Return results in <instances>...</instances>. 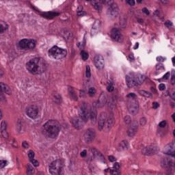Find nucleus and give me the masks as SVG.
Masks as SVG:
<instances>
[{
  "instance_id": "nucleus-1",
  "label": "nucleus",
  "mask_w": 175,
  "mask_h": 175,
  "mask_svg": "<svg viewBox=\"0 0 175 175\" xmlns=\"http://www.w3.org/2000/svg\"><path fill=\"white\" fill-rule=\"evenodd\" d=\"M107 98H109L107 93L101 92L99 99L94 101L92 106L85 105L79 111V118L75 117L71 119L70 123L72 126L77 129H80L83 128L84 124L88 122V120H90V122L92 125H95V124H96V116L98 114L96 109H101V107H105L106 105L112 110L113 109H116L117 100H116V97H112L109 100V101H107Z\"/></svg>"
},
{
  "instance_id": "nucleus-2",
  "label": "nucleus",
  "mask_w": 175,
  "mask_h": 175,
  "mask_svg": "<svg viewBox=\"0 0 175 175\" xmlns=\"http://www.w3.org/2000/svg\"><path fill=\"white\" fill-rule=\"evenodd\" d=\"M26 69L33 76L42 75L46 70V65L42 58L36 57L26 63Z\"/></svg>"
},
{
  "instance_id": "nucleus-3",
  "label": "nucleus",
  "mask_w": 175,
  "mask_h": 175,
  "mask_svg": "<svg viewBox=\"0 0 175 175\" xmlns=\"http://www.w3.org/2000/svg\"><path fill=\"white\" fill-rule=\"evenodd\" d=\"M60 131L61 126H59V123L55 120L46 122L42 129L43 135H46V136L51 137V139H55L59 135Z\"/></svg>"
},
{
  "instance_id": "nucleus-4",
  "label": "nucleus",
  "mask_w": 175,
  "mask_h": 175,
  "mask_svg": "<svg viewBox=\"0 0 175 175\" xmlns=\"http://www.w3.org/2000/svg\"><path fill=\"white\" fill-rule=\"evenodd\" d=\"M115 122L114 114L110 113L107 116L106 113L103 112L100 114L98 119V129L104 132H109L111 126H113Z\"/></svg>"
},
{
  "instance_id": "nucleus-5",
  "label": "nucleus",
  "mask_w": 175,
  "mask_h": 175,
  "mask_svg": "<svg viewBox=\"0 0 175 175\" xmlns=\"http://www.w3.org/2000/svg\"><path fill=\"white\" fill-rule=\"evenodd\" d=\"M48 55L51 58H53V59L59 61V59L66 58V55H68V50L57 45H54L48 50Z\"/></svg>"
},
{
  "instance_id": "nucleus-6",
  "label": "nucleus",
  "mask_w": 175,
  "mask_h": 175,
  "mask_svg": "<svg viewBox=\"0 0 175 175\" xmlns=\"http://www.w3.org/2000/svg\"><path fill=\"white\" fill-rule=\"evenodd\" d=\"M38 41L33 38H23L20 40L16 44L17 49L19 50H33L36 47Z\"/></svg>"
},
{
  "instance_id": "nucleus-7",
  "label": "nucleus",
  "mask_w": 175,
  "mask_h": 175,
  "mask_svg": "<svg viewBox=\"0 0 175 175\" xmlns=\"http://www.w3.org/2000/svg\"><path fill=\"white\" fill-rule=\"evenodd\" d=\"M49 172L51 175L64 174V161L60 159L52 161L49 165Z\"/></svg>"
},
{
  "instance_id": "nucleus-8",
  "label": "nucleus",
  "mask_w": 175,
  "mask_h": 175,
  "mask_svg": "<svg viewBox=\"0 0 175 175\" xmlns=\"http://www.w3.org/2000/svg\"><path fill=\"white\" fill-rule=\"evenodd\" d=\"M144 83V77L142 75L135 76L133 73H130L126 76V84L131 88L133 85H142Z\"/></svg>"
},
{
  "instance_id": "nucleus-9",
  "label": "nucleus",
  "mask_w": 175,
  "mask_h": 175,
  "mask_svg": "<svg viewBox=\"0 0 175 175\" xmlns=\"http://www.w3.org/2000/svg\"><path fill=\"white\" fill-rule=\"evenodd\" d=\"M161 167L166 170L167 175H172L175 172V161L169 157H163L160 161Z\"/></svg>"
},
{
  "instance_id": "nucleus-10",
  "label": "nucleus",
  "mask_w": 175,
  "mask_h": 175,
  "mask_svg": "<svg viewBox=\"0 0 175 175\" xmlns=\"http://www.w3.org/2000/svg\"><path fill=\"white\" fill-rule=\"evenodd\" d=\"M107 5H111L108 9V13L110 14L111 20H116L118 15L120 14V8L116 3H113V0H107L105 3Z\"/></svg>"
},
{
  "instance_id": "nucleus-11",
  "label": "nucleus",
  "mask_w": 175,
  "mask_h": 175,
  "mask_svg": "<svg viewBox=\"0 0 175 175\" xmlns=\"http://www.w3.org/2000/svg\"><path fill=\"white\" fill-rule=\"evenodd\" d=\"M3 76V71L0 68V79ZM3 92L8 95H12V89L10 87L5 85V83L0 82V100L3 103H6V98L3 96Z\"/></svg>"
},
{
  "instance_id": "nucleus-12",
  "label": "nucleus",
  "mask_w": 175,
  "mask_h": 175,
  "mask_svg": "<svg viewBox=\"0 0 175 175\" xmlns=\"http://www.w3.org/2000/svg\"><path fill=\"white\" fill-rule=\"evenodd\" d=\"M25 114L31 120L39 118V107L36 105H29L25 108Z\"/></svg>"
},
{
  "instance_id": "nucleus-13",
  "label": "nucleus",
  "mask_w": 175,
  "mask_h": 175,
  "mask_svg": "<svg viewBox=\"0 0 175 175\" xmlns=\"http://www.w3.org/2000/svg\"><path fill=\"white\" fill-rule=\"evenodd\" d=\"M96 137V132L94 129H88L83 135V139L85 143L90 144Z\"/></svg>"
},
{
  "instance_id": "nucleus-14",
  "label": "nucleus",
  "mask_w": 175,
  "mask_h": 175,
  "mask_svg": "<svg viewBox=\"0 0 175 175\" xmlns=\"http://www.w3.org/2000/svg\"><path fill=\"white\" fill-rule=\"evenodd\" d=\"M89 151H90V152H92L93 157L89 158L88 159V162H94V161H95V158H96V157H100V159L101 162L103 163H105V157L103 155H102V154H100V152L98 149H96V148L92 146L89 148Z\"/></svg>"
},
{
  "instance_id": "nucleus-15",
  "label": "nucleus",
  "mask_w": 175,
  "mask_h": 175,
  "mask_svg": "<svg viewBox=\"0 0 175 175\" xmlns=\"http://www.w3.org/2000/svg\"><path fill=\"white\" fill-rule=\"evenodd\" d=\"M163 152L165 155H170L172 158H175V141L165 145L163 149Z\"/></svg>"
},
{
  "instance_id": "nucleus-16",
  "label": "nucleus",
  "mask_w": 175,
  "mask_h": 175,
  "mask_svg": "<svg viewBox=\"0 0 175 175\" xmlns=\"http://www.w3.org/2000/svg\"><path fill=\"white\" fill-rule=\"evenodd\" d=\"M111 38L115 40V42H118L121 43L124 42V36L121 34V31L117 27H113L111 31Z\"/></svg>"
},
{
  "instance_id": "nucleus-17",
  "label": "nucleus",
  "mask_w": 175,
  "mask_h": 175,
  "mask_svg": "<svg viewBox=\"0 0 175 175\" xmlns=\"http://www.w3.org/2000/svg\"><path fill=\"white\" fill-rule=\"evenodd\" d=\"M130 144L129 142L126 139H122L118 145V151H128L129 150Z\"/></svg>"
},
{
  "instance_id": "nucleus-18",
  "label": "nucleus",
  "mask_w": 175,
  "mask_h": 175,
  "mask_svg": "<svg viewBox=\"0 0 175 175\" xmlns=\"http://www.w3.org/2000/svg\"><path fill=\"white\" fill-rule=\"evenodd\" d=\"M94 65L97 69H103L105 68V59L102 56H96L94 57Z\"/></svg>"
},
{
  "instance_id": "nucleus-19",
  "label": "nucleus",
  "mask_w": 175,
  "mask_h": 175,
  "mask_svg": "<svg viewBox=\"0 0 175 175\" xmlns=\"http://www.w3.org/2000/svg\"><path fill=\"white\" fill-rule=\"evenodd\" d=\"M7 128H8V122L5 120H2L0 123V131L4 139H8V137H9V134L6 131Z\"/></svg>"
},
{
  "instance_id": "nucleus-20",
  "label": "nucleus",
  "mask_w": 175,
  "mask_h": 175,
  "mask_svg": "<svg viewBox=\"0 0 175 175\" xmlns=\"http://www.w3.org/2000/svg\"><path fill=\"white\" fill-rule=\"evenodd\" d=\"M100 27H102V22L99 19H96L93 25L91 35H95L98 32H100Z\"/></svg>"
},
{
  "instance_id": "nucleus-21",
  "label": "nucleus",
  "mask_w": 175,
  "mask_h": 175,
  "mask_svg": "<svg viewBox=\"0 0 175 175\" xmlns=\"http://www.w3.org/2000/svg\"><path fill=\"white\" fill-rule=\"evenodd\" d=\"M138 129L139 127L137 124H131L126 131L129 137H134V136L137 133Z\"/></svg>"
},
{
  "instance_id": "nucleus-22",
  "label": "nucleus",
  "mask_w": 175,
  "mask_h": 175,
  "mask_svg": "<svg viewBox=\"0 0 175 175\" xmlns=\"http://www.w3.org/2000/svg\"><path fill=\"white\" fill-rule=\"evenodd\" d=\"M127 109L130 114H137L139 113V104L137 103H128Z\"/></svg>"
},
{
  "instance_id": "nucleus-23",
  "label": "nucleus",
  "mask_w": 175,
  "mask_h": 175,
  "mask_svg": "<svg viewBox=\"0 0 175 175\" xmlns=\"http://www.w3.org/2000/svg\"><path fill=\"white\" fill-rule=\"evenodd\" d=\"M40 16H42V17H44L45 18H49V20H51V18H54V17H57V16H59V12L49 11V12L41 13Z\"/></svg>"
},
{
  "instance_id": "nucleus-24",
  "label": "nucleus",
  "mask_w": 175,
  "mask_h": 175,
  "mask_svg": "<svg viewBox=\"0 0 175 175\" xmlns=\"http://www.w3.org/2000/svg\"><path fill=\"white\" fill-rule=\"evenodd\" d=\"M90 5H91V6H92V8H93V9H94V10H97V12H98V13H101L102 9L103 8V7L99 2H98L96 0H91Z\"/></svg>"
},
{
  "instance_id": "nucleus-25",
  "label": "nucleus",
  "mask_w": 175,
  "mask_h": 175,
  "mask_svg": "<svg viewBox=\"0 0 175 175\" xmlns=\"http://www.w3.org/2000/svg\"><path fill=\"white\" fill-rule=\"evenodd\" d=\"M68 92L71 99H72L75 102H77V100H79V97L77 96L76 92L75 91V90H73V88L72 86L68 87Z\"/></svg>"
},
{
  "instance_id": "nucleus-26",
  "label": "nucleus",
  "mask_w": 175,
  "mask_h": 175,
  "mask_svg": "<svg viewBox=\"0 0 175 175\" xmlns=\"http://www.w3.org/2000/svg\"><path fill=\"white\" fill-rule=\"evenodd\" d=\"M51 99L56 103V105H61L62 103V97L58 93H55L51 96Z\"/></svg>"
},
{
  "instance_id": "nucleus-27",
  "label": "nucleus",
  "mask_w": 175,
  "mask_h": 175,
  "mask_svg": "<svg viewBox=\"0 0 175 175\" xmlns=\"http://www.w3.org/2000/svg\"><path fill=\"white\" fill-rule=\"evenodd\" d=\"M110 174L112 175H120L121 172H120V163H115L112 169L110 170Z\"/></svg>"
},
{
  "instance_id": "nucleus-28",
  "label": "nucleus",
  "mask_w": 175,
  "mask_h": 175,
  "mask_svg": "<svg viewBox=\"0 0 175 175\" xmlns=\"http://www.w3.org/2000/svg\"><path fill=\"white\" fill-rule=\"evenodd\" d=\"M88 85V79H84L83 81V90H79V98H84L85 96V94L87 92L85 91V88Z\"/></svg>"
},
{
  "instance_id": "nucleus-29",
  "label": "nucleus",
  "mask_w": 175,
  "mask_h": 175,
  "mask_svg": "<svg viewBox=\"0 0 175 175\" xmlns=\"http://www.w3.org/2000/svg\"><path fill=\"white\" fill-rule=\"evenodd\" d=\"M16 131L19 135H23L25 133V130L23 129V122L21 120H18L16 123Z\"/></svg>"
},
{
  "instance_id": "nucleus-30",
  "label": "nucleus",
  "mask_w": 175,
  "mask_h": 175,
  "mask_svg": "<svg viewBox=\"0 0 175 175\" xmlns=\"http://www.w3.org/2000/svg\"><path fill=\"white\" fill-rule=\"evenodd\" d=\"M119 25H120V28H122V29L126 28V16H125V15L120 16Z\"/></svg>"
},
{
  "instance_id": "nucleus-31",
  "label": "nucleus",
  "mask_w": 175,
  "mask_h": 175,
  "mask_svg": "<svg viewBox=\"0 0 175 175\" xmlns=\"http://www.w3.org/2000/svg\"><path fill=\"white\" fill-rule=\"evenodd\" d=\"M107 91H108V92H113V91H114V81L109 79L107 81Z\"/></svg>"
},
{
  "instance_id": "nucleus-32",
  "label": "nucleus",
  "mask_w": 175,
  "mask_h": 175,
  "mask_svg": "<svg viewBox=\"0 0 175 175\" xmlns=\"http://www.w3.org/2000/svg\"><path fill=\"white\" fill-rule=\"evenodd\" d=\"M9 29V25L5 22L0 23V33H5Z\"/></svg>"
},
{
  "instance_id": "nucleus-33",
  "label": "nucleus",
  "mask_w": 175,
  "mask_h": 175,
  "mask_svg": "<svg viewBox=\"0 0 175 175\" xmlns=\"http://www.w3.org/2000/svg\"><path fill=\"white\" fill-rule=\"evenodd\" d=\"M26 174L27 175H33L35 174V168L32 165L27 164V166L26 167Z\"/></svg>"
},
{
  "instance_id": "nucleus-34",
  "label": "nucleus",
  "mask_w": 175,
  "mask_h": 175,
  "mask_svg": "<svg viewBox=\"0 0 175 175\" xmlns=\"http://www.w3.org/2000/svg\"><path fill=\"white\" fill-rule=\"evenodd\" d=\"M138 94L141 95V96H144V98H152V94L146 90H139Z\"/></svg>"
},
{
  "instance_id": "nucleus-35",
  "label": "nucleus",
  "mask_w": 175,
  "mask_h": 175,
  "mask_svg": "<svg viewBox=\"0 0 175 175\" xmlns=\"http://www.w3.org/2000/svg\"><path fill=\"white\" fill-rule=\"evenodd\" d=\"M126 98L128 100H136L137 99V94L131 92L126 95Z\"/></svg>"
},
{
  "instance_id": "nucleus-36",
  "label": "nucleus",
  "mask_w": 175,
  "mask_h": 175,
  "mask_svg": "<svg viewBox=\"0 0 175 175\" xmlns=\"http://www.w3.org/2000/svg\"><path fill=\"white\" fill-rule=\"evenodd\" d=\"M81 57L83 59V61H87L88 58H90V54H88V52L82 50L80 53Z\"/></svg>"
},
{
  "instance_id": "nucleus-37",
  "label": "nucleus",
  "mask_w": 175,
  "mask_h": 175,
  "mask_svg": "<svg viewBox=\"0 0 175 175\" xmlns=\"http://www.w3.org/2000/svg\"><path fill=\"white\" fill-rule=\"evenodd\" d=\"M77 16H85V14H87V13H85V12L83 10V5L78 6L77 10Z\"/></svg>"
},
{
  "instance_id": "nucleus-38",
  "label": "nucleus",
  "mask_w": 175,
  "mask_h": 175,
  "mask_svg": "<svg viewBox=\"0 0 175 175\" xmlns=\"http://www.w3.org/2000/svg\"><path fill=\"white\" fill-rule=\"evenodd\" d=\"M27 157L29 158V161H31L35 158V152L32 150H29L27 152Z\"/></svg>"
},
{
  "instance_id": "nucleus-39",
  "label": "nucleus",
  "mask_w": 175,
  "mask_h": 175,
  "mask_svg": "<svg viewBox=\"0 0 175 175\" xmlns=\"http://www.w3.org/2000/svg\"><path fill=\"white\" fill-rule=\"evenodd\" d=\"M88 94L89 96H94L95 94H96V89L94 87H90L88 90Z\"/></svg>"
},
{
  "instance_id": "nucleus-40",
  "label": "nucleus",
  "mask_w": 175,
  "mask_h": 175,
  "mask_svg": "<svg viewBox=\"0 0 175 175\" xmlns=\"http://www.w3.org/2000/svg\"><path fill=\"white\" fill-rule=\"evenodd\" d=\"M164 25L167 29H173V23L170 20L166 21Z\"/></svg>"
},
{
  "instance_id": "nucleus-41",
  "label": "nucleus",
  "mask_w": 175,
  "mask_h": 175,
  "mask_svg": "<svg viewBox=\"0 0 175 175\" xmlns=\"http://www.w3.org/2000/svg\"><path fill=\"white\" fill-rule=\"evenodd\" d=\"M139 124L140 126H146V124H147V118L146 117H142L139 120Z\"/></svg>"
},
{
  "instance_id": "nucleus-42",
  "label": "nucleus",
  "mask_w": 175,
  "mask_h": 175,
  "mask_svg": "<svg viewBox=\"0 0 175 175\" xmlns=\"http://www.w3.org/2000/svg\"><path fill=\"white\" fill-rule=\"evenodd\" d=\"M85 76L88 79L91 77V67L89 65L85 66Z\"/></svg>"
},
{
  "instance_id": "nucleus-43",
  "label": "nucleus",
  "mask_w": 175,
  "mask_h": 175,
  "mask_svg": "<svg viewBox=\"0 0 175 175\" xmlns=\"http://www.w3.org/2000/svg\"><path fill=\"white\" fill-rule=\"evenodd\" d=\"M127 61H129L130 64H135V61H136L135 55H133L132 53L129 54L127 57Z\"/></svg>"
},
{
  "instance_id": "nucleus-44",
  "label": "nucleus",
  "mask_w": 175,
  "mask_h": 175,
  "mask_svg": "<svg viewBox=\"0 0 175 175\" xmlns=\"http://www.w3.org/2000/svg\"><path fill=\"white\" fill-rule=\"evenodd\" d=\"M87 43V41L85 40V37L83 38V41L82 42H79L77 44V46L81 50L85 47V44Z\"/></svg>"
},
{
  "instance_id": "nucleus-45",
  "label": "nucleus",
  "mask_w": 175,
  "mask_h": 175,
  "mask_svg": "<svg viewBox=\"0 0 175 175\" xmlns=\"http://www.w3.org/2000/svg\"><path fill=\"white\" fill-rule=\"evenodd\" d=\"M157 136L158 137H165L166 136V133L163 130L159 129L157 131Z\"/></svg>"
},
{
  "instance_id": "nucleus-46",
  "label": "nucleus",
  "mask_w": 175,
  "mask_h": 175,
  "mask_svg": "<svg viewBox=\"0 0 175 175\" xmlns=\"http://www.w3.org/2000/svg\"><path fill=\"white\" fill-rule=\"evenodd\" d=\"M175 70H172V75H171V84L172 85H175Z\"/></svg>"
},
{
  "instance_id": "nucleus-47",
  "label": "nucleus",
  "mask_w": 175,
  "mask_h": 175,
  "mask_svg": "<svg viewBox=\"0 0 175 175\" xmlns=\"http://www.w3.org/2000/svg\"><path fill=\"white\" fill-rule=\"evenodd\" d=\"M142 152L143 154V155H150L149 154V151H148V146H146V147H144L142 150Z\"/></svg>"
},
{
  "instance_id": "nucleus-48",
  "label": "nucleus",
  "mask_w": 175,
  "mask_h": 175,
  "mask_svg": "<svg viewBox=\"0 0 175 175\" xmlns=\"http://www.w3.org/2000/svg\"><path fill=\"white\" fill-rule=\"evenodd\" d=\"M124 122L125 124H131L132 122V119L131 118V116H126L124 118Z\"/></svg>"
},
{
  "instance_id": "nucleus-49",
  "label": "nucleus",
  "mask_w": 175,
  "mask_h": 175,
  "mask_svg": "<svg viewBox=\"0 0 175 175\" xmlns=\"http://www.w3.org/2000/svg\"><path fill=\"white\" fill-rule=\"evenodd\" d=\"M29 162H31L35 167H38V166H39V161L35 159L29 160Z\"/></svg>"
},
{
  "instance_id": "nucleus-50",
  "label": "nucleus",
  "mask_w": 175,
  "mask_h": 175,
  "mask_svg": "<svg viewBox=\"0 0 175 175\" xmlns=\"http://www.w3.org/2000/svg\"><path fill=\"white\" fill-rule=\"evenodd\" d=\"M165 67L163 66V64H157L156 65V70H164Z\"/></svg>"
},
{
  "instance_id": "nucleus-51",
  "label": "nucleus",
  "mask_w": 175,
  "mask_h": 175,
  "mask_svg": "<svg viewBox=\"0 0 175 175\" xmlns=\"http://www.w3.org/2000/svg\"><path fill=\"white\" fill-rule=\"evenodd\" d=\"M6 166H8V161L0 160V169H3V167H5Z\"/></svg>"
},
{
  "instance_id": "nucleus-52",
  "label": "nucleus",
  "mask_w": 175,
  "mask_h": 175,
  "mask_svg": "<svg viewBox=\"0 0 175 175\" xmlns=\"http://www.w3.org/2000/svg\"><path fill=\"white\" fill-rule=\"evenodd\" d=\"M158 151H159V148L153 146L152 148L151 155H152V154H157Z\"/></svg>"
},
{
  "instance_id": "nucleus-53",
  "label": "nucleus",
  "mask_w": 175,
  "mask_h": 175,
  "mask_svg": "<svg viewBox=\"0 0 175 175\" xmlns=\"http://www.w3.org/2000/svg\"><path fill=\"white\" fill-rule=\"evenodd\" d=\"M165 59H166V57H163L162 56H158L156 58V60L157 61V62H165Z\"/></svg>"
},
{
  "instance_id": "nucleus-54",
  "label": "nucleus",
  "mask_w": 175,
  "mask_h": 175,
  "mask_svg": "<svg viewBox=\"0 0 175 175\" xmlns=\"http://www.w3.org/2000/svg\"><path fill=\"white\" fill-rule=\"evenodd\" d=\"M125 2L127 5H129L130 6H134L135 3V0H125Z\"/></svg>"
},
{
  "instance_id": "nucleus-55",
  "label": "nucleus",
  "mask_w": 175,
  "mask_h": 175,
  "mask_svg": "<svg viewBox=\"0 0 175 175\" xmlns=\"http://www.w3.org/2000/svg\"><path fill=\"white\" fill-rule=\"evenodd\" d=\"M108 160L109 161V162H116V161H117V159L114 156L110 155L108 156Z\"/></svg>"
},
{
  "instance_id": "nucleus-56",
  "label": "nucleus",
  "mask_w": 175,
  "mask_h": 175,
  "mask_svg": "<svg viewBox=\"0 0 175 175\" xmlns=\"http://www.w3.org/2000/svg\"><path fill=\"white\" fill-rule=\"evenodd\" d=\"M142 13H144V14H146V16H150V11L148 10V9H147V8H144L142 9Z\"/></svg>"
},
{
  "instance_id": "nucleus-57",
  "label": "nucleus",
  "mask_w": 175,
  "mask_h": 175,
  "mask_svg": "<svg viewBox=\"0 0 175 175\" xmlns=\"http://www.w3.org/2000/svg\"><path fill=\"white\" fill-rule=\"evenodd\" d=\"M22 147H23V148H29V144L27 141H23L22 142Z\"/></svg>"
},
{
  "instance_id": "nucleus-58",
  "label": "nucleus",
  "mask_w": 175,
  "mask_h": 175,
  "mask_svg": "<svg viewBox=\"0 0 175 175\" xmlns=\"http://www.w3.org/2000/svg\"><path fill=\"white\" fill-rule=\"evenodd\" d=\"M159 126H160V128H165L166 126V121L163 120V121L160 122L159 123Z\"/></svg>"
},
{
  "instance_id": "nucleus-59",
  "label": "nucleus",
  "mask_w": 175,
  "mask_h": 175,
  "mask_svg": "<svg viewBox=\"0 0 175 175\" xmlns=\"http://www.w3.org/2000/svg\"><path fill=\"white\" fill-rule=\"evenodd\" d=\"M159 14H161V10H156L153 12L154 17H159Z\"/></svg>"
},
{
  "instance_id": "nucleus-60",
  "label": "nucleus",
  "mask_w": 175,
  "mask_h": 175,
  "mask_svg": "<svg viewBox=\"0 0 175 175\" xmlns=\"http://www.w3.org/2000/svg\"><path fill=\"white\" fill-rule=\"evenodd\" d=\"M17 56V53L15 51H12L11 53L9 54L10 58L14 59Z\"/></svg>"
},
{
  "instance_id": "nucleus-61",
  "label": "nucleus",
  "mask_w": 175,
  "mask_h": 175,
  "mask_svg": "<svg viewBox=\"0 0 175 175\" xmlns=\"http://www.w3.org/2000/svg\"><path fill=\"white\" fill-rule=\"evenodd\" d=\"M80 156L81 158H85L87 157V150H83L82 152L80 153Z\"/></svg>"
},
{
  "instance_id": "nucleus-62",
  "label": "nucleus",
  "mask_w": 175,
  "mask_h": 175,
  "mask_svg": "<svg viewBox=\"0 0 175 175\" xmlns=\"http://www.w3.org/2000/svg\"><path fill=\"white\" fill-rule=\"evenodd\" d=\"M158 107H159V103H158L157 102H153L152 103V109H154V110H157V109H158Z\"/></svg>"
},
{
  "instance_id": "nucleus-63",
  "label": "nucleus",
  "mask_w": 175,
  "mask_h": 175,
  "mask_svg": "<svg viewBox=\"0 0 175 175\" xmlns=\"http://www.w3.org/2000/svg\"><path fill=\"white\" fill-rule=\"evenodd\" d=\"M165 88H166V86H165V84L161 83L159 85V90L160 91H163L165 90Z\"/></svg>"
},
{
  "instance_id": "nucleus-64",
  "label": "nucleus",
  "mask_w": 175,
  "mask_h": 175,
  "mask_svg": "<svg viewBox=\"0 0 175 175\" xmlns=\"http://www.w3.org/2000/svg\"><path fill=\"white\" fill-rule=\"evenodd\" d=\"M169 77H170V72H166V73L163 76V80H167V79H169Z\"/></svg>"
}]
</instances>
